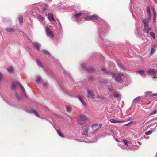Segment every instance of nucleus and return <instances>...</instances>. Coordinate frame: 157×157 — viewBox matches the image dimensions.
I'll list each match as a JSON object with an SVG mask.
<instances>
[{"mask_svg":"<svg viewBox=\"0 0 157 157\" xmlns=\"http://www.w3.org/2000/svg\"><path fill=\"white\" fill-rule=\"evenodd\" d=\"M47 9H46V8H44L43 9V11H45Z\"/></svg>","mask_w":157,"mask_h":157,"instance_id":"3c124183","label":"nucleus"},{"mask_svg":"<svg viewBox=\"0 0 157 157\" xmlns=\"http://www.w3.org/2000/svg\"><path fill=\"white\" fill-rule=\"evenodd\" d=\"M91 20L98 19V17L97 15H93L90 16Z\"/></svg>","mask_w":157,"mask_h":157,"instance_id":"2eb2a0df","label":"nucleus"},{"mask_svg":"<svg viewBox=\"0 0 157 157\" xmlns=\"http://www.w3.org/2000/svg\"><path fill=\"white\" fill-rule=\"evenodd\" d=\"M81 67L83 68H84L85 67L84 65L82 64Z\"/></svg>","mask_w":157,"mask_h":157,"instance_id":"a18cd8bd","label":"nucleus"},{"mask_svg":"<svg viewBox=\"0 0 157 157\" xmlns=\"http://www.w3.org/2000/svg\"><path fill=\"white\" fill-rule=\"evenodd\" d=\"M143 22L144 24L145 27H148V21L147 19H144L143 20Z\"/></svg>","mask_w":157,"mask_h":157,"instance_id":"ddd939ff","label":"nucleus"},{"mask_svg":"<svg viewBox=\"0 0 157 157\" xmlns=\"http://www.w3.org/2000/svg\"><path fill=\"white\" fill-rule=\"evenodd\" d=\"M84 19L85 20H91L90 16L86 17Z\"/></svg>","mask_w":157,"mask_h":157,"instance_id":"7c9ffc66","label":"nucleus"},{"mask_svg":"<svg viewBox=\"0 0 157 157\" xmlns=\"http://www.w3.org/2000/svg\"><path fill=\"white\" fill-rule=\"evenodd\" d=\"M101 125L98 124H93L92 126V128L94 131H96L98 130L101 128Z\"/></svg>","mask_w":157,"mask_h":157,"instance_id":"39448f33","label":"nucleus"},{"mask_svg":"<svg viewBox=\"0 0 157 157\" xmlns=\"http://www.w3.org/2000/svg\"><path fill=\"white\" fill-rule=\"evenodd\" d=\"M42 51L43 52H44L45 53L47 54L48 55L49 54V53L48 51H47L45 50H42Z\"/></svg>","mask_w":157,"mask_h":157,"instance_id":"473e14b6","label":"nucleus"},{"mask_svg":"<svg viewBox=\"0 0 157 157\" xmlns=\"http://www.w3.org/2000/svg\"><path fill=\"white\" fill-rule=\"evenodd\" d=\"M123 141H124V144H125L126 145H128V144H128V142H127V141L126 140H123Z\"/></svg>","mask_w":157,"mask_h":157,"instance_id":"58836bf2","label":"nucleus"},{"mask_svg":"<svg viewBox=\"0 0 157 157\" xmlns=\"http://www.w3.org/2000/svg\"><path fill=\"white\" fill-rule=\"evenodd\" d=\"M45 6H47V7H48V6L46 4H45Z\"/></svg>","mask_w":157,"mask_h":157,"instance_id":"864d4df0","label":"nucleus"},{"mask_svg":"<svg viewBox=\"0 0 157 157\" xmlns=\"http://www.w3.org/2000/svg\"><path fill=\"white\" fill-rule=\"evenodd\" d=\"M36 83L40 84L42 82V79L40 76H37L36 78Z\"/></svg>","mask_w":157,"mask_h":157,"instance_id":"6e6552de","label":"nucleus"},{"mask_svg":"<svg viewBox=\"0 0 157 157\" xmlns=\"http://www.w3.org/2000/svg\"><path fill=\"white\" fill-rule=\"evenodd\" d=\"M136 124V122H135V121H131L129 123H128L126 124L125 125V126H127L128 125H132L133 124Z\"/></svg>","mask_w":157,"mask_h":157,"instance_id":"a211bd4d","label":"nucleus"},{"mask_svg":"<svg viewBox=\"0 0 157 157\" xmlns=\"http://www.w3.org/2000/svg\"><path fill=\"white\" fill-rule=\"evenodd\" d=\"M44 86L46 87L48 86V84L46 82H44L43 83Z\"/></svg>","mask_w":157,"mask_h":157,"instance_id":"c9c22d12","label":"nucleus"},{"mask_svg":"<svg viewBox=\"0 0 157 157\" xmlns=\"http://www.w3.org/2000/svg\"><path fill=\"white\" fill-rule=\"evenodd\" d=\"M2 75L1 74V73L0 72V81H1V80L2 79Z\"/></svg>","mask_w":157,"mask_h":157,"instance_id":"a19ab883","label":"nucleus"},{"mask_svg":"<svg viewBox=\"0 0 157 157\" xmlns=\"http://www.w3.org/2000/svg\"><path fill=\"white\" fill-rule=\"evenodd\" d=\"M124 122V121H118L117 123H121Z\"/></svg>","mask_w":157,"mask_h":157,"instance_id":"37998d69","label":"nucleus"},{"mask_svg":"<svg viewBox=\"0 0 157 157\" xmlns=\"http://www.w3.org/2000/svg\"><path fill=\"white\" fill-rule=\"evenodd\" d=\"M151 14L150 13V14H148V17H149L150 18L151 17Z\"/></svg>","mask_w":157,"mask_h":157,"instance_id":"de8ad7c7","label":"nucleus"},{"mask_svg":"<svg viewBox=\"0 0 157 157\" xmlns=\"http://www.w3.org/2000/svg\"><path fill=\"white\" fill-rule=\"evenodd\" d=\"M78 98L80 101L81 102L82 104V105L85 106H86V105L85 102L83 100V98L82 97L79 96L78 97Z\"/></svg>","mask_w":157,"mask_h":157,"instance_id":"f8f14e48","label":"nucleus"},{"mask_svg":"<svg viewBox=\"0 0 157 157\" xmlns=\"http://www.w3.org/2000/svg\"><path fill=\"white\" fill-rule=\"evenodd\" d=\"M156 118H157V117H156Z\"/></svg>","mask_w":157,"mask_h":157,"instance_id":"4d7b16f0","label":"nucleus"},{"mask_svg":"<svg viewBox=\"0 0 157 157\" xmlns=\"http://www.w3.org/2000/svg\"><path fill=\"white\" fill-rule=\"evenodd\" d=\"M136 72L137 73L140 74L143 77H145L146 76V75L144 71L143 70H140L138 71H136Z\"/></svg>","mask_w":157,"mask_h":157,"instance_id":"1a4fd4ad","label":"nucleus"},{"mask_svg":"<svg viewBox=\"0 0 157 157\" xmlns=\"http://www.w3.org/2000/svg\"><path fill=\"white\" fill-rule=\"evenodd\" d=\"M110 122L112 123H117L118 121H117L115 119H111L110 120Z\"/></svg>","mask_w":157,"mask_h":157,"instance_id":"aec40b11","label":"nucleus"},{"mask_svg":"<svg viewBox=\"0 0 157 157\" xmlns=\"http://www.w3.org/2000/svg\"><path fill=\"white\" fill-rule=\"evenodd\" d=\"M102 71H106V70L105 68H103L102 69Z\"/></svg>","mask_w":157,"mask_h":157,"instance_id":"09e8293b","label":"nucleus"},{"mask_svg":"<svg viewBox=\"0 0 157 157\" xmlns=\"http://www.w3.org/2000/svg\"><path fill=\"white\" fill-rule=\"evenodd\" d=\"M89 127L88 125H86L82 127V134L85 135H87L88 134Z\"/></svg>","mask_w":157,"mask_h":157,"instance_id":"20e7f679","label":"nucleus"},{"mask_svg":"<svg viewBox=\"0 0 157 157\" xmlns=\"http://www.w3.org/2000/svg\"><path fill=\"white\" fill-rule=\"evenodd\" d=\"M57 132L58 134L62 138H64V135L62 134L59 130H58L57 131Z\"/></svg>","mask_w":157,"mask_h":157,"instance_id":"6ab92c4d","label":"nucleus"},{"mask_svg":"<svg viewBox=\"0 0 157 157\" xmlns=\"http://www.w3.org/2000/svg\"><path fill=\"white\" fill-rule=\"evenodd\" d=\"M153 16L154 17H156V12H154L153 13Z\"/></svg>","mask_w":157,"mask_h":157,"instance_id":"ea45409f","label":"nucleus"},{"mask_svg":"<svg viewBox=\"0 0 157 157\" xmlns=\"http://www.w3.org/2000/svg\"><path fill=\"white\" fill-rule=\"evenodd\" d=\"M58 21L59 22V23L60 24V22H59V21Z\"/></svg>","mask_w":157,"mask_h":157,"instance_id":"6e6d98bb","label":"nucleus"},{"mask_svg":"<svg viewBox=\"0 0 157 157\" xmlns=\"http://www.w3.org/2000/svg\"><path fill=\"white\" fill-rule=\"evenodd\" d=\"M147 11L148 14H150V13H151L150 10V8L149 7H147Z\"/></svg>","mask_w":157,"mask_h":157,"instance_id":"2f4dec72","label":"nucleus"},{"mask_svg":"<svg viewBox=\"0 0 157 157\" xmlns=\"http://www.w3.org/2000/svg\"><path fill=\"white\" fill-rule=\"evenodd\" d=\"M132 120V119H131V118H129V119H128L127 120V121H130V120Z\"/></svg>","mask_w":157,"mask_h":157,"instance_id":"8fccbe9b","label":"nucleus"},{"mask_svg":"<svg viewBox=\"0 0 157 157\" xmlns=\"http://www.w3.org/2000/svg\"><path fill=\"white\" fill-rule=\"evenodd\" d=\"M66 110L67 112H70L72 110V108L71 107L67 106L66 107Z\"/></svg>","mask_w":157,"mask_h":157,"instance_id":"5701e85b","label":"nucleus"},{"mask_svg":"<svg viewBox=\"0 0 157 157\" xmlns=\"http://www.w3.org/2000/svg\"><path fill=\"white\" fill-rule=\"evenodd\" d=\"M154 95H157V94H154Z\"/></svg>","mask_w":157,"mask_h":157,"instance_id":"5fc2aeb1","label":"nucleus"},{"mask_svg":"<svg viewBox=\"0 0 157 157\" xmlns=\"http://www.w3.org/2000/svg\"><path fill=\"white\" fill-rule=\"evenodd\" d=\"M17 86V85L15 83H13L12 86V88L13 89H14Z\"/></svg>","mask_w":157,"mask_h":157,"instance_id":"f704fd0d","label":"nucleus"},{"mask_svg":"<svg viewBox=\"0 0 157 157\" xmlns=\"http://www.w3.org/2000/svg\"><path fill=\"white\" fill-rule=\"evenodd\" d=\"M6 31L10 33L13 32H14V29L12 28H7L6 29Z\"/></svg>","mask_w":157,"mask_h":157,"instance_id":"4468645a","label":"nucleus"},{"mask_svg":"<svg viewBox=\"0 0 157 157\" xmlns=\"http://www.w3.org/2000/svg\"><path fill=\"white\" fill-rule=\"evenodd\" d=\"M150 34L154 39H155V35L153 32H151L150 33Z\"/></svg>","mask_w":157,"mask_h":157,"instance_id":"cd10ccee","label":"nucleus"},{"mask_svg":"<svg viewBox=\"0 0 157 157\" xmlns=\"http://www.w3.org/2000/svg\"><path fill=\"white\" fill-rule=\"evenodd\" d=\"M34 46L37 49L39 50L40 47V45L37 42H33L32 43Z\"/></svg>","mask_w":157,"mask_h":157,"instance_id":"9b49d317","label":"nucleus"},{"mask_svg":"<svg viewBox=\"0 0 157 157\" xmlns=\"http://www.w3.org/2000/svg\"><path fill=\"white\" fill-rule=\"evenodd\" d=\"M20 23V24L22 23L23 22V17L22 16H20L18 18Z\"/></svg>","mask_w":157,"mask_h":157,"instance_id":"393cba45","label":"nucleus"},{"mask_svg":"<svg viewBox=\"0 0 157 157\" xmlns=\"http://www.w3.org/2000/svg\"><path fill=\"white\" fill-rule=\"evenodd\" d=\"M87 117L84 114H81L78 118L77 122L78 124L82 125L87 120Z\"/></svg>","mask_w":157,"mask_h":157,"instance_id":"f257e3e1","label":"nucleus"},{"mask_svg":"<svg viewBox=\"0 0 157 157\" xmlns=\"http://www.w3.org/2000/svg\"><path fill=\"white\" fill-rule=\"evenodd\" d=\"M97 98H100L99 97V96H98L97 97Z\"/></svg>","mask_w":157,"mask_h":157,"instance_id":"603ef678","label":"nucleus"},{"mask_svg":"<svg viewBox=\"0 0 157 157\" xmlns=\"http://www.w3.org/2000/svg\"><path fill=\"white\" fill-rule=\"evenodd\" d=\"M140 97H138L136 98L134 100L133 102H136L139 101H140Z\"/></svg>","mask_w":157,"mask_h":157,"instance_id":"b1692460","label":"nucleus"},{"mask_svg":"<svg viewBox=\"0 0 157 157\" xmlns=\"http://www.w3.org/2000/svg\"><path fill=\"white\" fill-rule=\"evenodd\" d=\"M18 85L21 88V89L23 91V92L24 93V94H25V89L22 86V85L21 84H20L19 83H18Z\"/></svg>","mask_w":157,"mask_h":157,"instance_id":"f3484780","label":"nucleus"},{"mask_svg":"<svg viewBox=\"0 0 157 157\" xmlns=\"http://www.w3.org/2000/svg\"><path fill=\"white\" fill-rule=\"evenodd\" d=\"M152 132V131L149 130L145 132V134L147 135H149L151 134Z\"/></svg>","mask_w":157,"mask_h":157,"instance_id":"c85d7f7f","label":"nucleus"},{"mask_svg":"<svg viewBox=\"0 0 157 157\" xmlns=\"http://www.w3.org/2000/svg\"><path fill=\"white\" fill-rule=\"evenodd\" d=\"M157 113V111L155 110H154L152 111L150 114L149 115L151 116L153 115L156 114Z\"/></svg>","mask_w":157,"mask_h":157,"instance_id":"a878e982","label":"nucleus"},{"mask_svg":"<svg viewBox=\"0 0 157 157\" xmlns=\"http://www.w3.org/2000/svg\"><path fill=\"white\" fill-rule=\"evenodd\" d=\"M147 74L150 75L153 79L157 78V70L154 69H150L147 72Z\"/></svg>","mask_w":157,"mask_h":157,"instance_id":"f03ea898","label":"nucleus"},{"mask_svg":"<svg viewBox=\"0 0 157 157\" xmlns=\"http://www.w3.org/2000/svg\"><path fill=\"white\" fill-rule=\"evenodd\" d=\"M16 97L17 99H19V98L18 95L17 93L16 94Z\"/></svg>","mask_w":157,"mask_h":157,"instance_id":"79ce46f5","label":"nucleus"},{"mask_svg":"<svg viewBox=\"0 0 157 157\" xmlns=\"http://www.w3.org/2000/svg\"><path fill=\"white\" fill-rule=\"evenodd\" d=\"M119 96V94H114V96L116 98H118Z\"/></svg>","mask_w":157,"mask_h":157,"instance_id":"4c0bfd02","label":"nucleus"},{"mask_svg":"<svg viewBox=\"0 0 157 157\" xmlns=\"http://www.w3.org/2000/svg\"><path fill=\"white\" fill-rule=\"evenodd\" d=\"M87 93V96L88 98H91L92 99L94 98L95 95L92 91H91L89 90H88Z\"/></svg>","mask_w":157,"mask_h":157,"instance_id":"0eeeda50","label":"nucleus"},{"mask_svg":"<svg viewBox=\"0 0 157 157\" xmlns=\"http://www.w3.org/2000/svg\"><path fill=\"white\" fill-rule=\"evenodd\" d=\"M152 11H153V13H154V12H155V8H153V7L152 8Z\"/></svg>","mask_w":157,"mask_h":157,"instance_id":"49530a36","label":"nucleus"},{"mask_svg":"<svg viewBox=\"0 0 157 157\" xmlns=\"http://www.w3.org/2000/svg\"><path fill=\"white\" fill-rule=\"evenodd\" d=\"M45 30L47 35L48 36L52 38L53 37L54 35L53 32L52 31H49L48 27H46Z\"/></svg>","mask_w":157,"mask_h":157,"instance_id":"423d86ee","label":"nucleus"},{"mask_svg":"<svg viewBox=\"0 0 157 157\" xmlns=\"http://www.w3.org/2000/svg\"><path fill=\"white\" fill-rule=\"evenodd\" d=\"M82 15L81 13H78L77 14H76L74 15V16L77 18H78L79 17L81 16Z\"/></svg>","mask_w":157,"mask_h":157,"instance_id":"bb28decb","label":"nucleus"},{"mask_svg":"<svg viewBox=\"0 0 157 157\" xmlns=\"http://www.w3.org/2000/svg\"><path fill=\"white\" fill-rule=\"evenodd\" d=\"M111 74L113 77H116L115 80L117 82H119L122 80L121 76H123V74H119L116 76V75L115 73H111Z\"/></svg>","mask_w":157,"mask_h":157,"instance_id":"7ed1b4c3","label":"nucleus"},{"mask_svg":"<svg viewBox=\"0 0 157 157\" xmlns=\"http://www.w3.org/2000/svg\"><path fill=\"white\" fill-rule=\"evenodd\" d=\"M48 18L50 21H54V19L53 16L52 14L51 13H49L48 15Z\"/></svg>","mask_w":157,"mask_h":157,"instance_id":"9d476101","label":"nucleus"},{"mask_svg":"<svg viewBox=\"0 0 157 157\" xmlns=\"http://www.w3.org/2000/svg\"><path fill=\"white\" fill-rule=\"evenodd\" d=\"M155 52V49H154V48H152L151 50V54H152L154 52Z\"/></svg>","mask_w":157,"mask_h":157,"instance_id":"e433bc0d","label":"nucleus"},{"mask_svg":"<svg viewBox=\"0 0 157 157\" xmlns=\"http://www.w3.org/2000/svg\"><path fill=\"white\" fill-rule=\"evenodd\" d=\"M151 27H148V28H147V30H148V31H150V30H151Z\"/></svg>","mask_w":157,"mask_h":157,"instance_id":"c03bdc74","label":"nucleus"},{"mask_svg":"<svg viewBox=\"0 0 157 157\" xmlns=\"http://www.w3.org/2000/svg\"><path fill=\"white\" fill-rule=\"evenodd\" d=\"M147 28H148V27H145L144 28V29L143 31L144 33H147V34H148L149 33V31L147 29Z\"/></svg>","mask_w":157,"mask_h":157,"instance_id":"412c9836","label":"nucleus"},{"mask_svg":"<svg viewBox=\"0 0 157 157\" xmlns=\"http://www.w3.org/2000/svg\"><path fill=\"white\" fill-rule=\"evenodd\" d=\"M38 18L41 20L42 21H43L44 20V17L42 16L41 15H38Z\"/></svg>","mask_w":157,"mask_h":157,"instance_id":"c756f323","label":"nucleus"},{"mask_svg":"<svg viewBox=\"0 0 157 157\" xmlns=\"http://www.w3.org/2000/svg\"><path fill=\"white\" fill-rule=\"evenodd\" d=\"M32 113H33L35 115H36L37 116L39 117V115L36 111L34 110H33Z\"/></svg>","mask_w":157,"mask_h":157,"instance_id":"72a5a7b5","label":"nucleus"},{"mask_svg":"<svg viewBox=\"0 0 157 157\" xmlns=\"http://www.w3.org/2000/svg\"><path fill=\"white\" fill-rule=\"evenodd\" d=\"M36 63H37V65L39 66L40 67H42V63H41L40 62L37 60L36 61Z\"/></svg>","mask_w":157,"mask_h":157,"instance_id":"4be33fe9","label":"nucleus"},{"mask_svg":"<svg viewBox=\"0 0 157 157\" xmlns=\"http://www.w3.org/2000/svg\"><path fill=\"white\" fill-rule=\"evenodd\" d=\"M7 70L10 73H12L13 71V67L10 66L8 68Z\"/></svg>","mask_w":157,"mask_h":157,"instance_id":"dca6fc26","label":"nucleus"}]
</instances>
